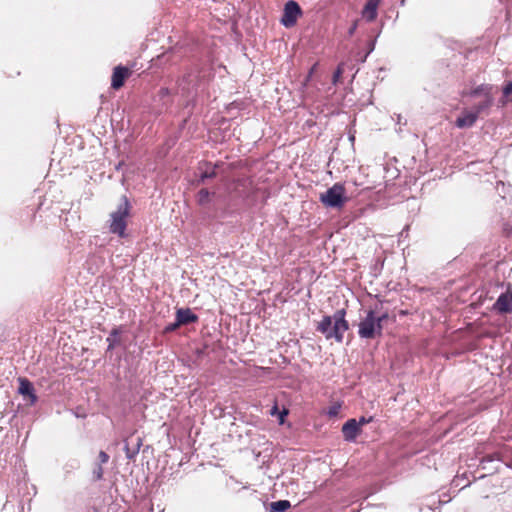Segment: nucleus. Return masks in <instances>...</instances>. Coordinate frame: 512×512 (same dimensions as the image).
Here are the masks:
<instances>
[{"instance_id":"nucleus-19","label":"nucleus","mask_w":512,"mask_h":512,"mask_svg":"<svg viewBox=\"0 0 512 512\" xmlns=\"http://www.w3.org/2000/svg\"><path fill=\"white\" fill-rule=\"evenodd\" d=\"M493 105V97H487L482 102L475 105L471 110L479 117L485 111H488Z\"/></svg>"},{"instance_id":"nucleus-8","label":"nucleus","mask_w":512,"mask_h":512,"mask_svg":"<svg viewBox=\"0 0 512 512\" xmlns=\"http://www.w3.org/2000/svg\"><path fill=\"white\" fill-rule=\"evenodd\" d=\"M132 74V71L130 68L122 65H118L113 69V73L111 76V87L115 90L120 89L123 85L125 80L130 77Z\"/></svg>"},{"instance_id":"nucleus-28","label":"nucleus","mask_w":512,"mask_h":512,"mask_svg":"<svg viewBox=\"0 0 512 512\" xmlns=\"http://www.w3.org/2000/svg\"><path fill=\"white\" fill-rule=\"evenodd\" d=\"M180 326H181V324H178V320L176 319V321L174 323H170L169 325H167L164 328V332L165 333L173 332V331H175Z\"/></svg>"},{"instance_id":"nucleus-15","label":"nucleus","mask_w":512,"mask_h":512,"mask_svg":"<svg viewBox=\"0 0 512 512\" xmlns=\"http://www.w3.org/2000/svg\"><path fill=\"white\" fill-rule=\"evenodd\" d=\"M176 318L178 320V324L181 325L196 323L199 319V317L195 313H193L190 308L177 309Z\"/></svg>"},{"instance_id":"nucleus-13","label":"nucleus","mask_w":512,"mask_h":512,"mask_svg":"<svg viewBox=\"0 0 512 512\" xmlns=\"http://www.w3.org/2000/svg\"><path fill=\"white\" fill-rule=\"evenodd\" d=\"M124 445V451L126 454V458L129 460H132L135 458V456L139 453L140 447L142 445V439L140 437H137L135 439V442H133V436L127 438Z\"/></svg>"},{"instance_id":"nucleus-7","label":"nucleus","mask_w":512,"mask_h":512,"mask_svg":"<svg viewBox=\"0 0 512 512\" xmlns=\"http://www.w3.org/2000/svg\"><path fill=\"white\" fill-rule=\"evenodd\" d=\"M492 310L499 314L512 313V288L509 287L506 292L501 293L492 306Z\"/></svg>"},{"instance_id":"nucleus-17","label":"nucleus","mask_w":512,"mask_h":512,"mask_svg":"<svg viewBox=\"0 0 512 512\" xmlns=\"http://www.w3.org/2000/svg\"><path fill=\"white\" fill-rule=\"evenodd\" d=\"M491 90H492V87L490 85L481 84V85H478L477 87H475L474 89H472L469 92V96L476 97L479 95H483L485 98L492 97Z\"/></svg>"},{"instance_id":"nucleus-37","label":"nucleus","mask_w":512,"mask_h":512,"mask_svg":"<svg viewBox=\"0 0 512 512\" xmlns=\"http://www.w3.org/2000/svg\"><path fill=\"white\" fill-rule=\"evenodd\" d=\"M374 50V44H372L370 51Z\"/></svg>"},{"instance_id":"nucleus-22","label":"nucleus","mask_w":512,"mask_h":512,"mask_svg":"<svg viewBox=\"0 0 512 512\" xmlns=\"http://www.w3.org/2000/svg\"><path fill=\"white\" fill-rule=\"evenodd\" d=\"M211 193L209 192L208 189L206 188H202L199 190V192L197 193V202L199 205H205L209 202V197H210Z\"/></svg>"},{"instance_id":"nucleus-4","label":"nucleus","mask_w":512,"mask_h":512,"mask_svg":"<svg viewBox=\"0 0 512 512\" xmlns=\"http://www.w3.org/2000/svg\"><path fill=\"white\" fill-rule=\"evenodd\" d=\"M345 187L341 183H335L325 193L320 195V201L329 208H341L347 201Z\"/></svg>"},{"instance_id":"nucleus-24","label":"nucleus","mask_w":512,"mask_h":512,"mask_svg":"<svg viewBox=\"0 0 512 512\" xmlns=\"http://www.w3.org/2000/svg\"><path fill=\"white\" fill-rule=\"evenodd\" d=\"M270 414L272 416L278 415L279 419H280V423H283L284 417L288 414V410L284 408L282 411H279L278 405H277V403H275L274 406L271 408Z\"/></svg>"},{"instance_id":"nucleus-20","label":"nucleus","mask_w":512,"mask_h":512,"mask_svg":"<svg viewBox=\"0 0 512 512\" xmlns=\"http://www.w3.org/2000/svg\"><path fill=\"white\" fill-rule=\"evenodd\" d=\"M291 507L288 500H279L270 504L269 512H285Z\"/></svg>"},{"instance_id":"nucleus-12","label":"nucleus","mask_w":512,"mask_h":512,"mask_svg":"<svg viewBox=\"0 0 512 512\" xmlns=\"http://www.w3.org/2000/svg\"><path fill=\"white\" fill-rule=\"evenodd\" d=\"M477 119V115L472 110L465 109L456 119V126L458 128H470L476 123Z\"/></svg>"},{"instance_id":"nucleus-5","label":"nucleus","mask_w":512,"mask_h":512,"mask_svg":"<svg viewBox=\"0 0 512 512\" xmlns=\"http://www.w3.org/2000/svg\"><path fill=\"white\" fill-rule=\"evenodd\" d=\"M302 14L299 4L294 0H289L284 6V13L281 23L289 28L296 24L297 18Z\"/></svg>"},{"instance_id":"nucleus-9","label":"nucleus","mask_w":512,"mask_h":512,"mask_svg":"<svg viewBox=\"0 0 512 512\" xmlns=\"http://www.w3.org/2000/svg\"><path fill=\"white\" fill-rule=\"evenodd\" d=\"M19 381V388L18 393L21 394L24 397H27L29 399V404L34 405L38 397L35 393V388L30 380L24 377H20L18 379Z\"/></svg>"},{"instance_id":"nucleus-27","label":"nucleus","mask_w":512,"mask_h":512,"mask_svg":"<svg viewBox=\"0 0 512 512\" xmlns=\"http://www.w3.org/2000/svg\"><path fill=\"white\" fill-rule=\"evenodd\" d=\"M98 460V464H106L109 461V455L105 451L101 450L98 455Z\"/></svg>"},{"instance_id":"nucleus-36","label":"nucleus","mask_w":512,"mask_h":512,"mask_svg":"<svg viewBox=\"0 0 512 512\" xmlns=\"http://www.w3.org/2000/svg\"><path fill=\"white\" fill-rule=\"evenodd\" d=\"M121 165H122V163H119V164L117 165L116 169L118 170L119 168H121Z\"/></svg>"},{"instance_id":"nucleus-30","label":"nucleus","mask_w":512,"mask_h":512,"mask_svg":"<svg viewBox=\"0 0 512 512\" xmlns=\"http://www.w3.org/2000/svg\"><path fill=\"white\" fill-rule=\"evenodd\" d=\"M373 420V417L366 418L364 416L360 417L357 423H359V428L361 429V426L367 423H370Z\"/></svg>"},{"instance_id":"nucleus-26","label":"nucleus","mask_w":512,"mask_h":512,"mask_svg":"<svg viewBox=\"0 0 512 512\" xmlns=\"http://www.w3.org/2000/svg\"><path fill=\"white\" fill-rule=\"evenodd\" d=\"M339 410H340V405L339 404L330 406L328 411H327V415L330 416V417H335V416L338 415Z\"/></svg>"},{"instance_id":"nucleus-18","label":"nucleus","mask_w":512,"mask_h":512,"mask_svg":"<svg viewBox=\"0 0 512 512\" xmlns=\"http://www.w3.org/2000/svg\"><path fill=\"white\" fill-rule=\"evenodd\" d=\"M120 333H121V330L119 328L112 329L109 336L106 338V342L108 343L107 351H112L117 345H119Z\"/></svg>"},{"instance_id":"nucleus-29","label":"nucleus","mask_w":512,"mask_h":512,"mask_svg":"<svg viewBox=\"0 0 512 512\" xmlns=\"http://www.w3.org/2000/svg\"><path fill=\"white\" fill-rule=\"evenodd\" d=\"M512 93V82L509 81L503 88V95L508 97Z\"/></svg>"},{"instance_id":"nucleus-3","label":"nucleus","mask_w":512,"mask_h":512,"mask_svg":"<svg viewBox=\"0 0 512 512\" xmlns=\"http://www.w3.org/2000/svg\"><path fill=\"white\" fill-rule=\"evenodd\" d=\"M383 326L376 320L374 310H369L359 323L358 334L362 339H374L382 335Z\"/></svg>"},{"instance_id":"nucleus-31","label":"nucleus","mask_w":512,"mask_h":512,"mask_svg":"<svg viewBox=\"0 0 512 512\" xmlns=\"http://www.w3.org/2000/svg\"><path fill=\"white\" fill-rule=\"evenodd\" d=\"M158 95L161 98L167 97L170 95V90L167 87H162V88H160Z\"/></svg>"},{"instance_id":"nucleus-35","label":"nucleus","mask_w":512,"mask_h":512,"mask_svg":"<svg viewBox=\"0 0 512 512\" xmlns=\"http://www.w3.org/2000/svg\"><path fill=\"white\" fill-rule=\"evenodd\" d=\"M314 68H315V65L310 69L308 77H311V75H312V74H313V72H314Z\"/></svg>"},{"instance_id":"nucleus-23","label":"nucleus","mask_w":512,"mask_h":512,"mask_svg":"<svg viewBox=\"0 0 512 512\" xmlns=\"http://www.w3.org/2000/svg\"><path fill=\"white\" fill-rule=\"evenodd\" d=\"M103 464H96V466L94 467L93 471H92V478H93V481H100L103 479V475H104V470H103V467H102Z\"/></svg>"},{"instance_id":"nucleus-25","label":"nucleus","mask_w":512,"mask_h":512,"mask_svg":"<svg viewBox=\"0 0 512 512\" xmlns=\"http://www.w3.org/2000/svg\"><path fill=\"white\" fill-rule=\"evenodd\" d=\"M342 73H343L342 65H339V66L337 67V69H336V70L334 71V73H333V77H332V82H333V84H336V83L339 81V79H340V77H341Z\"/></svg>"},{"instance_id":"nucleus-1","label":"nucleus","mask_w":512,"mask_h":512,"mask_svg":"<svg viewBox=\"0 0 512 512\" xmlns=\"http://www.w3.org/2000/svg\"><path fill=\"white\" fill-rule=\"evenodd\" d=\"M345 309L337 310L333 316L325 315L318 323L316 329L321 332L326 339H335L341 343L344 339V333L349 329V323L345 319Z\"/></svg>"},{"instance_id":"nucleus-6","label":"nucleus","mask_w":512,"mask_h":512,"mask_svg":"<svg viewBox=\"0 0 512 512\" xmlns=\"http://www.w3.org/2000/svg\"><path fill=\"white\" fill-rule=\"evenodd\" d=\"M220 164L217 162L215 164L209 161H201L198 163L197 170L199 171V178L197 179V184H204L206 180L213 179L217 176V168Z\"/></svg>"},{"instance_id":"nucleus-34","label":"nucleus","mask_w":512,"mask_h":512,"mask_svg":"<svg viewBox=\"0 0 512 512\" xmlns=\"http://www.w3.org/2000/svg\"><path fill=\"white\" fill-rule=\"evenodd\" d=\"M349 140L353 143L355 141V136L354 134H350L349 135Z\"/></svg>"},{"instance_id":"nucleus-32","label":"nucleus","mask_w":512,"mask_h":512,"mask_svg":"<svg viewBox=\"0 0 512 512\" xmlns=\"http://www.w3.org/2000/svg\"><path fill=\"white\" fill-rule=\"evenodd\" d=\"M388 318V313H383L380 316H376V320L379 322L380 325H382L383 321H385Z\"/></svg>"},{"instance_id":"nucleus-11","label":"nucleus","mask_w":512,"mask_h":512,"mask_svg":"<svg viewBox=\"0 0 512 512\" xmlns=\"http://www.w3.org/2000/svg\"><path fill=\"white\" fill-rule=\"evenodd\" d=\"M200 85L199 75L195 72H189L184 75L181 86L182 90L187 94L196 92Z\"/></svg>"},{"instance_id":"nucleus-14","label":"nucleus","mask_w":512,"mask_h":512,"mask_svg":"<svg viewBox=\"0 0 512 512\" xmlns=\"http://www.w3.org/2000/svg\"><path fill=\"white\" fill-rule=\"evenodd\" d=\"M233 191L239 197H247L248 189L252 185V180L248 177L237 178L232 182Z\"/></svg>"},{"instance_id":"nucleus-21","label":"nucleus","mask_w":512,"mask_h":512,"mask_svg":"<svg viewBox=\"0 0 512 512\" xmlns=\"http://www.w3.org/2000/svg\"><path fill=\"white\" fill-rule=\"evenodd\" d=\"M494 461H501V453L500 452H493L491 454H487L485 456H483L481 459H480V464L479 466L482 468V469H486V464L487 463H491V462H494Z\"/></svg>"},{"instance_id":"nucleus-10","label":"nucleus","mask_w":512,"mask_h":512,"mask_svg":"<svg viewBox=\"0 0 512 512\" xmlns=\"http://www.w3.org/2000/svg\"><path fill=\"white\" fill-rule=\"evenodd\" d=\"M360 432L359 423L354 418L348 419L342 426V434L346 441H355Z\"/></svg>"},{"instance_id":"nucleus-38","label":"nucleus","mask_w":512,"mask_h":512,"mask_svg":"<svg viewBox=\"0 0 512 512\" xmlns=\"http://www.w3.org/2000/svg\"><path fill=\"white\" fill-rule=\"evenodd\" d=\"M510 102H512V97L510 98Z\"/></svg>"},{"instance_id":"nucleus-16","label":"nucleus","mask_w":512,"mask_h":512,"mask_svg":"<svg viewBox=\"0 0 512 512\" xmlns=\"http://www.w3.org/2000/svg\"><path fill=\"white\" fill-rule=\"evenodd\" d=\"M378 4V0H368L365 4L362 15L368 22H372L376 19Z\"/></svg>"},{"instance_id":"nucleus-2","label":"nucleus","mask_w":512,"mask_h":512,"mask_svg":"<svg viewBox=\"0 0 512 512\" xmlns=\"http://www.w3.org/2000/svg\"><path fill=\"white\" fill-rule=\"evenodd\" d=\"M131 208L132 206L128 197L123 195L117 209L110 214L108 226L110 233L115 234L120 238H125L127 236V219L130 216Z\"/></svg>"},{"instance_id":"nucleus-33","label":"nucleus","mask_w":512,"mask_h":512,"mask_svg":"<svg viewBox=\"0 0 512 512\" xmlns=\"http://www.w3.org/2000/svg\"><path fill=\"white\" fill-rule=\"evenodd\" d=\"M357 28V23H354L348 30V34L352 36Z\"/></svg>"}]
</instances>
